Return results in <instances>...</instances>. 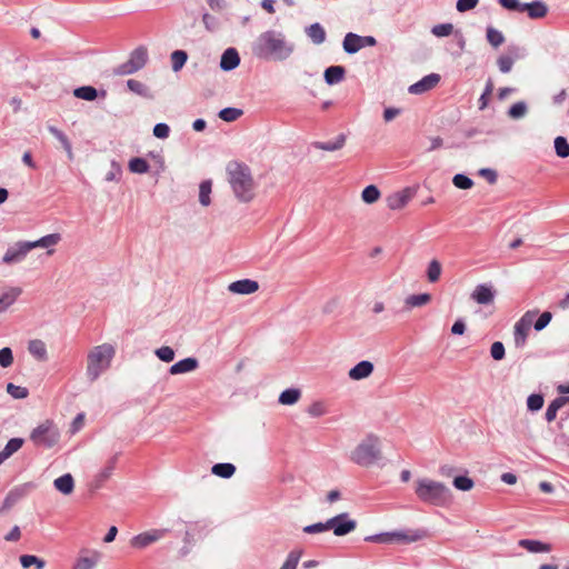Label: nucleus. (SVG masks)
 <instances>
[{"mask_svg": "<svg viewBox=\"0 0 569 569\" xmlns=\"http://www.w3.org/2000/svg\"><path fill=\"white\" fill-rule=\"evenodd\" d=\"M293 51L295 44L286 34L272 29L261 32L251 43L252 56L264 61H284Z\"/></svg>", "mask_w": 569, "mask_h": 569, "instance_id": "1", "label": "nucleus"}, {"mask_svg": "<svg viewBox=\"0 0 569 569\" xmlns=\"http://www.w3.org/2000/svg\"><path fill=\"white\" fill-rule=\"evenodd\" d=\"M415 493L423 503L446 507L452 501L451 490L442 482L419 478L415 481Z\"/></svg>", "mask_w": 569, "mask_h": 569, "instance_id": "2", "label": "nucleus"}, {"mask_svg": "<svg viewBox=\"0 0 569 569\" xmlns=\"http://www.w3.org/2000/svg\"><path fill=\"white\" fill-rule=\"evenodd\" d=\"M229 183L236 198L250 202L254 198V183L250 169L246 164L232 162L228 166Z\"/></svg>", "mask_w": 569, "mask_h": 569, "instance_id": "3", "label": "nucleus"}, {"mask_svg": "<svg viewBox=\"0 0 569 569\" xmlns=\"http://www.w3.org/2000/svg\"><path fill=\"white\" fill-rule=\"evenodd\" d=\"M116 350L110 343L93 347L87 357V378L93 382L109 369Z\"/></svg>", "mask_w": 569, "mask_h": 569, "instance_id": "4", "label": "nucleus"}, {"mask_svg": "<svg viewBox=\"0 0 569 569\" xmlns=\"http://www.w3.org/2000/svg\"><path fill=\"white\" fill-rule=\"evenodd\" d=\"M381 458L379 439L368 436L351 452L350 459L358 466L370 467Z\"/></svg>", "mask_w": 569, "mask_h": 569, "instance_id": "5", "label": "nucleus"}, {"mask_svg": "<svg viewBox=\"0 0 569 569\" xmlns=\"http://www.w3.org/2000/svg\"><path fill=\"white\" fill-rule=\"evenodd\" d=\"M30 439L37 447L52 448L58 443L60 432L52 421L46 420L32 430Z\"/></svg>", "mask_w": 569, "mask_h": 569, "instance_id": "6", "label": "nucleus"}, {"mask_svg": "<svg viewBox=\"0 0 569 569\" xmlns=\"http://www.w3.org/2000/svg\"><path fill=\"white\" fill-rule=\"evenodd\" d=\"M377 44V40L372 36H359L353 32H348L345 36L342 47L343 50L349 53L353 54L366 47H373Z\"/></svg>", "mask_w": 569, "mask_h": 569, "instance_id": "7", "label": "nucleus"}, {"mask_svg": "<svg viewBox=\"0 0 569 569\" xmlns=\"http://www.w3.org/2000/svg\"><path fill=\"white\" fill-rule=\"evenodd\" d=\"M536 311H527L515 325L513 340L517 348H523L531 329Z\"/></svg>", "mask_w": 569, "mask_h": 569, "instance_id": "8", "label": "nucleus"}, {"mask_svg": "<svg viewBox=\"0 0 569 569\" xmlns=\"http://www.w3.org/2000/svg\"><path fill=\"white\" fill-rule=\"evenodd\" d=\"M30 252L28 241L21 240L9 246L1 259V262L7 266L21 263Z\"/></svg>", "mask_w": 569, "mask_h": 569, "instance_id": "9", "label": "nucleus"}, {"mask_svg": "<svg viewBox=\"0 0 569 569\" xmlns=\"http://www.w3.org/2000/svg\"><path fill=\"white\" fill-rule=\"evenodd\" d=\"M526 56V50L517 44H510L507 48V51L505 54H501L498 60L497 64L502 73H508L511 71L512 66L515 61L522 59Z\"/></svg>", "mask_w": 569, "mask_h": 569, "instance_id": "10", "label": "nucleus"}, {"mask_svg": "<svg viewBox=\"0 0 569 569\" xmlns=\"http://www.w3.org/2000/svg\"><path fill=\"white\" fill-rule=\"evenodd\" d=\"M329 530H333V533L336 536H346L353 531L357 527V522L352 519H350L349 515L347 512L337 515L330 519L327 520Z\"/></svg>", "mask_w": 569, "mask_h": 569, "instance_id": "11", "label": "nucleus"}, {"mask_svg": "<svg viewBox=\"0 0 569 569\" xmlns=\"http://www.w3.org/2000/svg\"><path fill=\"white\" fill-rule=\"evenodd\" d=\"M168 529H152L139 533L131 538L130 546L137 549H143L151 543L162 539L168 533Z\"/></svg>", "mask_w": 569, "mask_h": 569, "instance_id": "12", "label": "nucleus"}, {"mask_svg": "<svg viewBox=\"0 0 569 569\" xmlns=\"http://www.w3.org/2000/svg\"><path fill=\"white\" fill-rule=\"evenodd\" d=\"M392 543L409 545L427 537L425 529H399L391 531Z\"/></svg>", "mask_w": 569, "mask_h": 569, "instance_id": "13", "label": "nucleus"}, {"mask_svg": "<svg viewBox=\"0 0 569 569\" xmlns=\"http://www.w3.org/2000/svg\"><path fill=\"white\" fill-rule=\"evenodd\" d=\"M31 488L30 483H24L12 488L8 495L6 496L2 506L0 508V513H3L10 510L14 505H17L23 497L27 496L29 489Z\"/></svg>", "mask_w": 569, "mask_h": 569, "instance_id": "14", "label": "nucleus"}, {"mask_svg": "<svg viewBox=\"0 0 569 569\" xmlns=\"http://www.w3.org/2000/svg\"><path fill=\"white\" fill-rule=\"evenodd\" d=\"M440 76L438 73H430L425 76L421 80L411 84L408 88L409 93L411 94H422L427 91L433 89L440 82Z\"/></svg>", "mask_w": 569, "mask_h": 569, "instance_id": "15", "label": "nucleus"}, {"mask_svg": "<svg viewBox=\"0 0 569 569\" xmlns=\"http://www.w3.org/2000/svg\"><path fill=\"white\" fill-rule=\"evenodd\" d=\"M412 196L413 192L409 188L393 192L387 197V206L391 210H400L408 204Z\"/></svg>", "mask_w": 569, "mask_h": 569, "instance_id": "16", "label": "nucleus"}, {"mask_svg": "<svg viewBox=\"0 0 569 569\" xmlns=\"http://www.w3.org/2000/svg\"><path fill=\"white\" fill-rule=\"evenodd\" d=\"M521 12H527L530 19H541L548 13V7L542 0L525 2Z\"/></svg>", "mask_w": 569, "mask_h": 569, "instance_id": "17", "label": "nucleus"}, {"mask_svg": "<svg viewBox=\"0 0 569 569\" xmlns=\"http://www.w3.org/2000/svg\"><path fill=\"white\" fill-rule=\"evenodd\" d=\"M471 298L479 305H489L495 299V291L490 284H478L472 291Z\"/></svg>", "mask_w": 569, "mask_h": 569, "instance_id": "18", "label": "nucleus"}, {"mask_svg": "<svg viewBox=\"0 0 569 569\" xmlns=\"http://www.w3.org/2000/svg\"><path fill=\"white\" fill-rule=\"evenodd\" d=\"M259 289L257 281L251 279H242L233 281L229 284V290L239 295H251Z\"/></svg>", "mask_w": 569, "mask_h": 569, "instance_id": "19", "label": "nucleus"}, {"mask_svg": "<svg viewBox=\"0 0 569 569\" xmlns=\"http://www.w3.org/2000/svg\"><path fill=\"white\" fill-rule=\"evenodd\" d=\"M240 64V57L234 48H228L223 51L220 59V68L223 71H231Z\"/></svg>", "mask_w": 569, "mask_h": 569, "instance_id": "20", "label": "nucleus"}, {"mask_svg": "<svg viewBox=\"0 0 569 569\" xmlns=\"http://www.w3.org/2000/svg\"><path fill=\"white\" fill-rule=\"evenodd\" d=\"M199 367V361L193 357L184 358L169 369L170 375H182L194 371Z\"/></svg>", "mask_w": 569, "mask_h": 569, "instance_id": "21", "label": "nucleus"}, {"mask_svg": "<svg viewBox=\"0 0 569 569\" xmlns=\"http://www.w3.org/2000/svg\"><path fill=\"white\" fill-rule=\"evenodd\" d=\"M73 96L78 99H82L86 101H93L98 97H101L104 99L107 97V91L101 90L100 92L92 86H82L79 88H76L73 90Z\"/></svg>", "mask_w": 569, "mask_h": 569, "instance_id": "22", "label": "nucleus"}, {"mask_svg": "<svg viewBox=\"0 0 569 569\" xmlns=\"http://www.w3.org/2000/svg\"><path fill=\"white\" fill-rule=\"evenodd\" d=\"M373 371L372 362L362 360L349 370V378L352 380H361L369 377Z\"/></svg>", "mask_w": 569, "mask_h": 569, "instance_id": "23", "label": "nucleus"}, {"mask_svg": "<svg viewBox=\"0 0 569 569\" xmlns=\"http://www.w3.org/2000/svg\"><path fill=\"white\" fill-rule=\"evenodd\" d=\"M148 60V51L144 47H138L131 53L129 59L127 60L130 66L134 69V71L141 70Z\"/></svg>", "mask_w": 569, "mask_h": 569, "instance_id": "24", "label": "nucleus"}, {"mask_svg": "<svg viewBox=\"0 0 569 569\" xmlns=\"http://www.w3.org/2000/svg\"><path fill=\"white\" fill-rule=\"evenodd\" d=\"M346 69L342 66H331L325 70V81L329 86L340 83L345 79Z\"/></svg>", "mask_w": 569, "mask_h": 569, "instance_id": "25", "label": "nucleus"}, {"mask_svg": "<svg viewBox=\"0 0 569 569\" xmlns=\"http://www.w3.org/2000/svg\"><path fill=\"white\" fill-rule=\"evenodd\" d=\"M61 240V236L59 233H50L41 237L34 241H28V246L30 251L37 248H51L58 244Z\"/></svg>", "mask_w": 569, "mask_h": 569, "instance_id": "26", "label": "nucleus"}, {"mask_svg": "<svg viewBox=\"0 0 569 569\" xmlns=\"http://www.w3.org/2000/svg\"><path fill=\"white\" fill-rule=\"evenodd\" d=\"M346 134L340 133L333 140L321 142L317 141L313 143V147L319 150L325 151H337L340 150L346 143Z\"/></svg>", "mask_w": 569, "mask_h": 569, "instance_id": "27", "label": "nucleus"}, {"mask_svg": "<svg viewBox=\"0 0 569 569\" xmlns=\"http://www.w3.org/2000/svg\"><path fill=\"white\" fill-rule=\"evenodd\" d=\"M20 295V288H10L9 290L0 293V313L4 312L10 306H12Z\"/></svg>", "mask_w": 569, "mask_h": 569, "instance_id": "28", "label": "nucleus"}, {"mask_svg": "<svg viewBox=\"0 0 569 569\" xmlns=\"http://www.w3.org/2000/svg\"><path fill=\"white\" fill-rule=\"evenodd\" d=\"M519 546L533 553L549 552L551 550V546L549 543L532 539H521L519 541Z\"/></svg>", "mask_w": 569, "mask_h": 569, "instance_id": "29", "label": "nucleus"}, {"mask_svg": "<svg viewBox=\"0 0 569 569\" xmlns=\"http://www.w3.org/2000/svg\"><path fill=\"white\" fill-rule=\"evenodd\" d=\"M306 34L315 44H321L326 41V31L319 22H315L307 27Z\"/></svg>", "mask_w": 569, "mask_h": 569, "instance_id": "30", "label": "nucleus"}, {"mask_svg": "<svg viewBox=\"0 0 569 569\" xmlns=\"http://www.w3.org/2000/svg\"><path fill=\"white\" fill-rule=\"evenodd\" d=\"M54 488L63 495H70L74 488L73 477L66 473L53 481Z\"/></svg>", "mask_w": 569, "mask_h": 569, "instance_id": "31", "label": "nucleus"}, {"mask_svg": "<svg viewBox=\"0 0 569 569\" xmlns=\"http://www.w3.org/2000/svg\"><path fill=\"white\" fill-rule=\"evenodd\" d=\"M28 350L39 361H46L48 359L47 347L42 340H31Z\"/></svg>", "mask_w": 569, "mask_h": 569, "instance_id": "32", "label": "nucleus"}, {"mask_svg": "<svg viewBox=\"0 0 569 569\" xmlns=\"http://www.w3.org/2000/svg\"><path fill=\"white\" fill-rule=\"evenodd\" d=\"M211 472L217 477L229 479L234 475L236 467L229 462H220L212 466Z\"/></svg>", "mask_w": 569, "mask_h": 569, "instance_id": "33", "label": "nucleus"}, {"mask_svg": "<svg viewBox=\"0 0 569 569\" xmlns=\"http://www.w3.org/2000/svg\"><path fill=\"white\" fill-rule=\"evenodd\" d=\"M301 391L298 388H288L283 390L279 396V402L286 406H292L299 401Z\"/></svg>", "mask_w": 569, "mask_h": 569, "instance_id": "34", "label": "nucleus"}, {"mask_svg": "<svg viewBox=\"0 0 569 569\" xmlns=\"http://www.w3.org/2000/svg\"><path fill=\"white\" fill-rule=\"evenodd\" d=\"M100 559V553L93 551L91 556L80 557L73 566V569H93Z\"/></svg>", "mask_w": 569, "mask_h": 569, "instance_id": "35", "label": "nucleus"}, {"mask_svg": "<svg viewBox=\"0 0 569 569\" xmlns=\"http://www.w3.org/2000/svg\"><path fill=\"white\" fill-rule=\"evenodd\" d=\"M212 192V181L210 179L203 180L199 186V202L203 207L211 203L210 194Z\"/></svg>", "mask_w": 569, "mask_h": 569, "instance_id": "36", "label": "nucleus"}, {"mask_svg": "<svg viewBox=\"0 0 569 569\" xmlns=\"http://www.w3.org/2000/svg\"><path fill=\"white\" fill-rule=\"evenodd\" d=\"M48 130L62 144L69 158H72V146L68 137L54 126H49Z\"/></svg>", "mask_w": 569, "mask_h": 569, "instance_id": "37", "label": "nucleus"}, {"mask_svg": "<svg viewBox=\"0 0 569 569\" xmlns=\"http://www.w3.org/2000/svg\"><path fill=\"white\" fill-rule=\"evenodd\" d=\"M431 301L430 293L411 295L406 298V306L409 308L421 307Z\"/></svg>", "mask_w": 569, "mask_h": 569, "instance_id": "38", "label": "nucleus"}, {"mask_svg": "<svg viewBox=\"0 0 569 569\" xmlns=\"http://www.w3.org/2000/svg\"><path fill=\"white\" fill-rule=\"evenodd\" d=\"M20 563L24 569L34 566L36 569H43L46 566L44 560L33 555H22L20 557Z\"/></svg>", "mask_w": 569, "mask_h": 569, "instance_id": "39", "label": "nucleus"}, {"mask_svg": "<svg viewBox=\"0 0 569 569\" xmlns=\"http://www.w3.org/2000/svg\"><path fill=\"white\" fill-rule=\"evenodd\" d=\"M486 38L493 48H498L505 42V36L502 32L495 29L493 27L487 28Z\"/></svg>", "mask_w": 569, "mask_h": 569, "instance_id": "40", "label": "nucleus"}, {"mask_svg": "<svg viewBox=\"0 0 569 569\" xmlns=\"http://www.w3.org/2000/svg\"><path fill=\"white\" fill-rule=\"evenodd\" d=\"M301 556H302V550H300V549L291 550L288 553V556H287L284 562L282 563V566L280 567V569H297Z\"/></svg>", "mask_w": 569, "mask_h": 569, "instance_id": "41", "label": "nucleus"}, {"mask_svg": "<svg viewBox=\"0 0 569 569\" xmlns=\"http://www.w3.org/2000/svg\"><path fill=\"white\" fill-rule=\"evenodd\" d=\"M441 271V263L437 259L431 260L427 268V278L429 282H437L440 279Z\"/></svg>", "mask_w": 569, "mask_h": 569, "instance_id": "42", "label": "nucleus"}, {"mask_svg": "<svg viewBox=\"0 0 569 569\" xmlns=\"http://www.w3.org/2000/svg\"><path fill=\"white\" fill-rule=\"evenodd\" d=\"M380 198V191L375 184L367 186L361 192L363 202L371 204Z\"/></svg>", "mask_w": 569, "mask_h": 569, "instance_id": "43", "label": "nucleus"}, {"mask_svg": "<svg viewBox=\"0 0 569 569\" xmlns=\"http://www.w3.org/2000/svg\"><path fill=\"white\" fill-rule=\"evenodd\" d=\"M528 112V106L525 101H518L516 103H513L509 110H508V116L511 118V119H521L523 118Z\"/></svg>", "mask_w": 569, "mask_h": 569, "instance_id": "44", "label": "nucleus"}, {"mask_svg": "<svg viewBox=\"0 0 569 569\" xmlns=\"http://www.w3.org/2000/svg\"><path fill=\"white\" fill-rule=\"evenodd\" d=\"M188 54L183 50H176L171 53L172 70L178 72L186 64Z\"/></svg>", "mask_w": 569, "mask_h": 569, "instance_id": "45", "label": "nucleus"}, {"mask_svg": "<svg viewBox=\"0 0 569 569\" xmlns=\"http://www.w3.org/2000/svg\"><path fill=\"white\" fill-rule=\"evenodd\" d=\"M149 168V163L143 158H132L129 161V170L133 173H147Z\"/></svg>", "mask_w": 569, "mask_h": 569, "instance_id": "46", "label": "nucleus"}, {"mask_svg": "<svg viewBox=\"0 0 569 569\" xmlns=\"http://www.w3.org/2000/svg\"><path fill=\"white\" fill-rule=\"evenodd\" d=\"M243 111L238 108L228 107L219 112L220 119L227 122H232L239 119L242 116Z\"/></svg>", "mask_w": 569, "mask_h": 569, "instance_id": "47", "label": "nucleus"}, {"mask_svg": "<svg viewBox=\"0 0 569 569\" xmlns=\"http://www.w3.org/2000/svg\"><path fill=\"white\" fill-rule=\"evenodd\" d=\"M127 87L130 91L141 96V97H149V90L147 86L136 79H129L127 81Z\"/></svg>", "mask_w": 569, "mask_h": 569, "instance_id": "48", "label": "nucleus"}, {"mask_svg": "<svg viewBox=\"0 0 569 569\" xmlns=\"http://www.w3.org/2000/svg\"><path fill=\"white\" fill-rule=\"evenodd\" d=\"M555 150L558 157L567 158L569 157V143L566 138L557 137L555 139Z\"/></svg>", "mask_w": 569, "mask_h": 569, "instance_id": "49", "label": "nucleus"}, {"mask_svg": "<svg viewBox=\"0 0 569 569\" xmlns=\"http://www.w3.org/2000/svg\"><path fill=\"white\" fill-rule=\"evenodd\" d=\"M7 392L14 399H24L28 397L29 391L27 388L17 386L12 382L7 385Z\"/></svg>", "mask_w": 569, "mask_h": 569, "instance_id": "50", "label": "nucleus"}, {"mask_svg": "<svg viewBox=\"0 0 569 569\" xmlns=\"http://www.w3.org/2000/svg\"><path fill=\"white\" fill-rule=\"evenodd\" d=\"M473 480L467 476H458L453 479V486L458 490L469 491L473 488Z\"/></svg>", "mask_w": 569, "mask_h": 569, "instance_id": "51", "label": "nucleus"}, {"mask_svg": "<svg viewBox=\"0 0 569 569\" xmlns=\"http://www.w3.org/2000/svg\"><path fill=\"white\" fill-rule=\"evenodd\" d=\"M562 408V405L561 402L559 401V398L557 397L556 399H553L547 407V410H546V413H545V418L548 422H551L556 419L557 417V412L559 411V409Z\"/></svg>", "mask_w": 569, "mask_h": 569, "instance_id": "52", "label": "nucleus"}, {"mask_svg": "<svg viewBox=\"0 0 569 569\" xmlns=\"http://www.w3.org/2000/svg\"><path fill=\"white\" fill-rule=\"evenodd\" d=\"M453 32L452 23L436 24L431 29V33L438 38L448 37Z\"/></svg>", "mask_w": 569, "mask_h": 569, "instance_id": "53", "label": "nucleus"}, {"mask_svg": "<svg viewBox=\"0 0 569 569\" xmlns=\"http://www.w3.org/2000/svg\"><path fill=\"white\" fill-rule=\"evenodd\" d=\"M492 91H493V81L489 78L486 82L485 90L479 98V109L480 110H483L487 108L488 102H489V96L492 93Z\"/></svg>", "mask_w": 569, "mask_h": 569, "instance_id": "54", "label": "nucleus"}, {"mask_svg": "<svg viewBox=\"0 0 569 569\" xmlns=\"http://www.w3.org/2000/svg\"><path fill=\"white\" fill-rule=\"evenodd\" d=\"M543 406V397L540 393H532L527 399V407L530 411H538Z\"/></svg>", "mask_w": 569, "mask_h": 569, "instance_id": "55", "label": "nucleus"}, {"mask_svg": "<svg viewBox=\"0 0 569 569\" xmlns=\"http://www.w3.org/2000/svg\"><path fill=\"white\" fill-rule=\"evenodd\" d=\"M154 353L163 362H171L174 359V350L168 346L158 348Z\"/></svg>", "mask_w": 569, "mask_h": 569, "instance_id": "56", "label": "nucleus"}, {"mask_svg": "<svg viewBox=\"0 0 569 569\" xmlns=\"http://www.w3.org/2000/svg\"><path fill=\"white\" fill-rule=\"evenodd\" d=\"M452 182L457 188L463 190L470 189L473 186V181L462 173H457L453 177Z\"/></svg>", "mask_w": 569, "mask_h": 569, "instance_id": "57", "label": "nucleus"}, {"mask_svg": "<svg viewBox=\"0 0 569 569\" xmlns=\"http://www.w3.org/2000/svg\"><path fill=\"white\" fill-rule=\"evenodd\" d=\"M307 412L309 416L316 418V417L325 416L328 411H327L326 405L323 402L316 401L308 407Z\"/></svg>", "mask_w": 569, "mask_h": 569, "instance_id": "58", "label": "nucleus"}, {"mask_svg": "<svg viewBox=\"0 0 569 569\" xmlns=\"http://www.w3.org/2000/svg\"><path fill=\"white\" fill-rule=\"evenodd\" d=\"M23 445L22 438H12L10 439L6 447L3 448V451L8 457H11L14 452H17Z\"/></svg>", "mask_w": 569, "mask_h": 569, "instance_id": "59", "label": "nucleus"}, {"mask_svg": "<svg viewBox=\"0 0 569 569\" xmlns=\"http://www.w3.org/2000/svg\"><path fill=\"white\" fill-rule=\"evenodd\" d=\"M202 22L204 28L210 32L217 31L220 27L219 20L207 12L202 14Z\"/></svg>", "mask_w": 569, "mask_h": 569, "instance_id": "60", "label": "nucleus"}, {"mask_svg": "<svg viewBox=\"0 0 569 569\" xmlns=\"http://www.w3.org/2000/svg\"><path fill=\"white\" fill-rule=\"evenodd\" d=\"M302 530L305 533H308V535H316V533L325 532V531L329 530L328 521L308 525V526L303 527Z\"/></svg>", "mask_w": 569, "mask_h": 569, "instance_id": "61", "label": "nucleus"}, {"mask_svg": "<svg viewBox=\"0 0 569 569\" xmlns=\"http://www.w3.org/2000/svg\"><path fill=\"white\" fill-rule=\"evenodd\" d=\"M116 462H117V456L112 457L108 461L107 466L99 472L98 479L100 481L107 480L112 475V472L116 468Z\"/></svg>", "mask_w": 569, "mask_h": 569, "instance_id": "62", "label": "nucleus"}, {"mask_svg": "<svg viewBox=\"0 0 569 569\" xmlns=\"http://www.w3.org/2000/svg\"><path fill=\"white\" fill-rule=\"evenodd\" d=\"M13 362L12 350L9 347H4L0 349V366L2 368H8Z\"/></svg>", "mask_w": 569, "mask_h": 569, "instance_id": "63", "label": "nucleus"}, {"mask_svg": "<svg viewBox=\"0 0 569 569\" xmlns=\"http://www.w3.org/2000/svg\"><path fill=\"white\" fill-rule=\"evenodd\" d=\"M552 315L549 311L542 312L533 325L536 331L543 330L551 321Z\"/></svg>", "mask_w": 569, "mask_h": 569, "instance_id": "64", "label": "nucleus"}]
</instances>
